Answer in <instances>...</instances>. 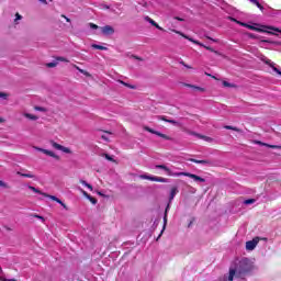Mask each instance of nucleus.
Segmentation results:
<instances>
[{
	"instance_id": "obj_1",
	"label": "nucleus",
	"mask_w": 281,
	"mask_h": 281,
	"mask_svg": "<svg viewBox=\"0 0 281 281\" xmlns=\"http://www.w3.org/2000/svg\"><path fill=\"white\" fill-rule=\"evenodd\" d=\"M171 32H173L175 34H179L180 36H182V38H187V41H190V43H193L194 45H199L200 47H204V49H207V52H212L213 54H216V56H221V53L214 48H212V46H206L205 44L183 34L180 31L177 30H171Z\"/></svg>"
},
{
	"instance_id": "obj_2",
	"label": "nucleus",
	"mask_w": 281,
	"mask_h": 281,
	"mask_svg": "<svg viewBox=\"0 0 281 281\" xmlns=\"http://www.w3.org/2000/svg\"><path fill=\"white\" fill-rule=\"evenodd\" d=\"M173 177H189V179H194L195 181H199L200 183H205V178H201V176L190 173V172H177L173 173Z\"/></svg>"
},
{
	"instance_id": "obj_3",
	"label": "nucleus",
	"mask_w": 281,
	"mask_h": 281,
	"mask_svg": "<svg viewBox=\"0 0 281 281\" xmlns=\"http://www.w3.org/2000/svg\"><path fill=\"white\" fill-rule=\"evenodd\" d=\"M233 21H236V23L238 25H241V27H247L248 30H252L254 32H266V34H276V33H273L271 31L258 29V27H256L254 25H250V24H247L245 22L237 21L236 19H233Z\"/></svg>"
},
{
	"instance_id": "obj_4",
	"label": "nucleus",
	"mask_w": 281,
	"mask_h": 281,
	"mask_svg": "<svg viewBox=\"0 0 281 281\" xmlns=\"http://www.w3.org/2000/svg\"><path fill=\"white\" fill-rule=\"evenodd\" d=\"M144 131H147V133H151V135H157L158 137H161L162 139H167L168 142L172 140V137L162 134L161 132H157L154 128H150L149 126H144Z\"/></svg>"
},
{
	"instance_id": "obj_5",
	"label": "nucleus",
	"mask_w": 281,
	"mask_h": 281,
	"mask_svg": "<svg viewBox=\"0 0 281 281\" xmlns=\"http://www.w3.org/2000/svg\"><path fill=\"white\" fill-rule=\"evenodd\" d=\"M50 146H53V148H55L56 150H61V153H66L67 155H71V149H69V147H65L54 140H50Z\"/></svg>"
},
{
	"instance_id": "obj_6",
	"label": "nucleus",
	"mask_w": 281,
	"mask_h": 281,
	"mask_svg": "<svg viewBox=\"0 0 281 281\" xmlns=\"http://www.w3.org/2000/svg\"><path fill=\"white\" fill-rule=\"evenodd\" d=\"M35 150H38V153H43L44 155H47L48 157H53L57 161H60V156L56 155L54 151L49 149H43L41 147H34Z\"/></svg>"
},
{
	"instance_id": "obj_7",
	"label": "nucleus",
	"mask_w": 281,
	"mask_h": 281,
	"mask_svg": "<svg viewBox=\"0 0 281 281\" xmlns=\"http://www.w3.org/2000/svg\"><path fill=\"white\" fill-rule=\"evenodd\" d=\"M140 179H147V181H156L158 183H167L168 182V179H166V178L153 177V176H147V175L140 176Z\"/></svg>"
},
{
	"instance_id": "obj_8",
	"label": "nucleus",
	"mask_w": 281,
	"mask_h": 281,
	"mask_svg": "<svg viewBox=\"0 0 281 281\" xmlns=\"http://www.w3.org/2000/svg\"><path fill=\"white\" fill-rule=\"evenodd\" d=\"M258 243H260V238L256 237L252 240H249L246 243V249L247 251H254L255 247L258 246Z\"/></svg>"
},
{
	"instance_id": "obj_9",
	"label": "nucleus",
	"mask_w": 281,
	"mask_h": 281,
	"mask_svg": "<svg viewBox=\"0 0 281 281\" xmlns=\"http://www.w3.org/2000/svg\"><path fill=\"white\" fill-rule=\"evenodd\" d=\"M245 271H236L234 269L229 270L228 281H234V278H243Z\"/></svg>"
},
{
	"instance_id": "obj_10",
	"label": "nucleus",
	"mask_w": 281,
	"mask_h": 281,
	"mask_svg": "<svg viewBox=\"0 0 281 281\" xmlns=\"http://www.w3.org/2000/svg\"><path fill=\"white\" fill-rule=\"evenodd\" d=\"M101 32L103 34V36H111L113 34H115V29H113V26L111 25H105L101 27Z\"/></svg>"
},
{
	"instance_id": "obj_11",
	"label": "nucleus",
	"mask_w": 281,
	"mask_h": 281,
	"mask_svg": "<svg viewBox=\"0 0 281 281\" xmlns=\"http://www.w3.org/2000/svg\"><path fill=\"white\" fill-rule=\"evenodd\" d=\"M168 210H170V204H167V207L165 210V215H164V228L160 232L159 236L157 237V240H159L161 238V234H164V229H166V224L168 223Z\"/></svg>"
},
{
	"instance_id": "obj_12",
	"label": "nucleus",
	"mask_w": 281,
	"mask_h": 281,
	"mask_svg": "<svg viewBox=\"0 0 281 281\" xmlns=\"http://www.w3.org/2000/svg\"><path fill=\"white\" fill-rule=\"evenodd\" d=\"M145 21L150 23V25H153L157 30H160V32H165L164 27L159 26V24H157V22H155V20L150 19V16H145Z\"/></svg>"
},
{
	"instance_id": "obj_13",
	"label": "nucleus",
	"mask_w": 281,
	"mask_h": 281,
	"mask_svg": "<svg viewBox=\"0 0 281 281\" xmlns=\"http://www.w3.org/2000/svg\"><path fill=\"white\" fill-rule=\"evenodd\" d=\"M189 161H191L192 164H202L205 166H212V161L210 160H199V159L190 158Z\"/></svg>"
},
{
	"instance_id": "obj_14",
	"label": "nucleus",
	"mask_w": 281,
	"mask_h": 281,
	"mask_svg": "<svg viewBox=\"0 0 281 281\" xmlns=\"http://www.w3.org/2000/svg\"><path fill=\"white\" fill-rule=\"evenodd\" d=\"M178 193L179 189L177 187H172L170 191L169 203H171V201L175 199V196H177Z\"/></svg>"
},
{
	"instance_id": "obj_15",
	"label": "nucleus",
	"mask_w": 281,
	"mask_h": 281,
	"mask_svg": "<svg viewBox=\"0 0 281 281\" xmlns=\"http://www.w3.org/2000/svg\"><path fill=\"white\" fill-rule=\"evenodd\" d=\"M83 196L92 203V205H95L98 203V199L91 196V194L87 193V191H83Z\"/></svg>"
},
{
	"instance_id": "obj_16",
	"label": "nucleus",
	"mask_w": 281,
	"mask_h": 281,
	"mask_svg": "<svg viewBox=\"0 0 281 281\" xmlns=\"http://www.w3.org/2000/svg\"><path fill=\"white\" fill-rule=\"evenodd\" d=\"M156 168L159 170H165L167 175L172 176V171L166 165H156Z\"/></svg>"
},
{
	"instance_id": "obj_17",
	"label": "nucleus",
	"mask_w": 281,
	"mask_h": 281,
	"mask_svg": "<svg viewBox=\"0 0 281 281\" xmlns=\"http://www.w3.org/2000/svg\"><path fill=\"white\" fill-rule=\"evenodd\" d=\"M16 175L19 177H25L26 179H36V176H34V173H32V172L23 173L21 171H18Z\"/></svg>"
},
{
	"instance_id": "obj_18",
	"label": "nucleus",
	"mask_w": 281,
	"mask_h": 281,
	"mask_svg": "<svg viewBox=\"0 0 281 281\" xmlns=\"http://www.w3.org/2000/svg\"><path fill=\"white\" fill-rule=\"evenodd\" d=\"M184 87H189V89H194V91H201L202 93L205 91V88L194 86V85H190V83H186Z\"/></svg>"
},
{
	"instance_id": "obj_19",
	"label": "nucleus",
	"mask_w": 281,
	"mask_h": 281,
	"mask_svg": "<svg viewBox=\"0 0 281 281\" xmlns=\"http://www.w3.org/2000/svg\"><path fill=\"white\" fill-rule=\"evenodd\" d=\"M199 139H203L204 142H209V144H212V142H214V138L210 137V136H205L203 134L198 135Z\"/></svg>"
},
{
	"instance_id": "obj_20",
	"label": "nucleus",
	"mask_w": 281,
	"mask_h": 281,
	"mask_svg": "<svg viewBox=\"0 0 281 281\" xmlns=\"http://www.w3.org/2000/svg\"><path fill=\"white\" fill-rule=\"evenodd\" d=\"M224 128H226V131H235V133H243V130L232 125H225Z\"/></svg>"
},
{
	"instance_id": "obj_21",
	"label": "nucleus",
	"mask_w": 281,
	"mask_h": 281,
	"mask_svg": "<svg viewBox=\"0 0 281 281\" xmlns=\"http://www.w3.org/2000/svg\"><path fill=\"white\" fill-rule=\"evenodd\" d=\"M117 82H120V85H123V87H127V89H137V86L126 83L125 81L119 80Z\"/></svg>"
},
{
	"instance_id": "obj_22",
	"label": "nucleus",
	"mask_w": 281,
	"mask_h": 281,
	"mask_svg": "<svg viewBox=\"0 0 281 281\" xmlns=\"http://www.w3.org/2000/svg\"><path fill=\"white\" fill-rule=\"evenodd\" d=\"M80 183H81V186H85L86 188H88V190L93 192V186H91L89 182H87L85 180H80Z\"/></svg>"
},
{
	"instance_id": "obj_23",
	"label": "nucleus",
	"mask_w": 281,
	"mask_h": 281,
	"mask_svg": "<svg viewBox=\"0 0 281 281\" xmlns=\"http://www.w3.org/2000/svg\"><path fill=\"white\" fill-rule=\"evenodd\" d=\"M93 49H100L101 52H106V46L98 45V44H92Z\"/></svg>"
},
{
	"instance_id": "obj_24",
	"label": "nucleus",
	"mask_w": 281,
	"mask_h": 281,
	"mask_svg": "<svg viewBox=\"0 0 281 281\" xmlns=\"http://www.w3.org/2000/svg\"><path fill=\"white\" fill-rule=\"evenodd\" d=\"M29 190H32V192H35L36 194H45V192L36 189V187L29 186Z\"/></svg>"
},
{
	"instance_id": "obj_25",
	"label": "nucleus",
	"mask_w": 281,
	"mask_h": 281,
	"mask_svg": "<svg viewBox=\"0 0 281 281\" xmlns=\"http://www.w3.org/2000/svg\"><path fill=\"white\" fill-rule=\"evenodd\" d=\"M222 85L223 87H227L229 89H236V85L229 83L228 81H223Z\"/></svg>"
},
{
	"instance_id": "obj_26",
	"label": "nucleus",
	"mask_w": 281,
	"mask_h": 281,
	"mask_svg": "<svg viewBox=\"0 0 281 281\" xmlns=\"http://www.w3.org/2000/svg\"><path fill=\"white\" fill-rule=\"evenodd\" d=\"M254 3V5H256L257 8H259L262 12V10H265V7H262V4H260V2L258 0H249Z\"/></svg>"
},
{
	"instance_id": "obj_27",
	"label": "nucleus",
	"mask_w": 281,
	"mask_h": 281,
	"mask_svg": "<svg viewBox=\"0 0 281 281\" xmlns=\"http://www.w3.org/2000/svg\"><path fill=\"white\" fill-rule=\"evenodd\" d=\"M24 117H27V120H33V121L38 120V116H36L34 114H30V113H25Z\"/></svg>"
},
{
	"instance_id": "obj_28",
	"label": "nucleus",
	"mask_w": 281,
	"mask_h": 281,
	"mask_svg": "<svg viewBox=\"0 0 281 281\" xmlns=\"http://www.w3.org/2000/svg\"><path fill=\"white\" fill-rule=\"evenodd\" d=\"M42 196H45L46 199H50L52 201H57V196L56 195H49L47 193H42Z\"/></svg>"
},
{
	"instance_id": "obj_29",
	"label": "nucleus",
	"mask_w": 281,
	"mask_h": 281,
	"mask_svg": "<svg viewBox=\"0 0 281 281\" xmlns=\"http://www.w3.org/2000/svg\"><path fill=\"white\" fill-rule=\"evenodd\" d=\"M265 30H272V32H279L281 34V30L278 27H273V26H263Z\"/></svg>"
},
{
	"instance_id": "obj_30",
	"label": "nucleus",
	"mask_w": 281,
	"mask_h": 281,
	"mask_svg": "<svg viewBox=\"0 0 281 281\" xmlns=\"http://www.w3.org/2000/svg\"><path fill=\"white\" fill-rule=\"evenodd\" d=\"M58 63L52 61V63H47L46 67H48V69H53L54 67H57Z\"/></svg>"
},
{
	"instance_id": "obj_31",
	"label": "nucleus",
	"mask_w": 281,
	"mask_h": 281,
	"mask_svg": "<svg viewBox=\"0 0 281 281\" xmlns=\"http://www.w3.org/2000/svg\"><path fill=\"white\" fill-rule=\"evenodd\" d=\"M245 205H251L254 203H256V199H248L244 201Z\"/></svg>"
},
{
	"instance_id": "obj_32",
	"label": "nucleus",
	"mask_w": 281,
	"mask_h": 281,
	"mask_svg": "<svg viewBox=\"0 0 281 281\" xmlns=\"http://www.w3.org/2000/svg\"><path fill=\"white\" fill-rule=\"evenodd\" d=\"M263 63L271 68L276 65L274 63L271 61V59H263Z\"/></svg>"
},
{
	"instance_id": "obj_33",
	"label": "nucleus",
	"mask_w": 281,
	"mask_h": 281,
	"mask_svg": "<svg viewBox=\"0 0 281 281\" xmlns=\"http://www.w3.org/2000/svg\"><path fill=\"white\" fill-rule=\"evenodd\" d=\"M102 157H104L108 161H115L113 157H111L109 154H102Z\"/></svg>"
},
{
	"instance_id": "obj_34",
	"label": "nucleus",
	"mask_w": 281,
	"mask_h": 281,
	"mask_svg": "<svg viewBox=\"0 0 281 281\" xmlns=\"http://www.w3.org/2000/svg\"><path fill=\"white\" fill-rule=\"evenodd\" d=\"M56 60H58L59 63H69V59L65 57H56Z\"/></svg>"
},
{
	"instance_id": "obj_35",
	"label": "nucleus",
	"mask_w": 281,
	"mask_h": 281,
	"mask_svg": "<svg viewBox=\"0 0 281 281\" xmlns=\"http://www.w3.org/2000/svg\"><path fill=\"white\" fill-rule=\"evenodd\" d=\"M74 67H75V69H77V71H79L80 74H85V76H87V71L86 70H83L82 68H80V67H78L76 65H74Z\"/></svg>"
},
{
	"instance_id": "obj_36",
	"label": "nucleus",
	"mask_w": 281,
	"mask_h": 281,
	"mask_svg": "<svg viewBox=\"0 0 281 281\" xmlns=\"http://www.w3.org/2000/svg\"><path fill=\"white\" fill-rule=\"evenodd\" d=\"M168 124H173V126H180V123L176 120H169Z\"/></svg>"
},
{
	"instance_id": "obj_37",
	"label": "nucleus",
	"mask_w": 281,
	"mask_h": 281,
	"mask_svg": "<svg viewBox=\"0 0 281 281\" xmlns=\"http://www.w3.org/2000/svg\"><path fill=\"white\" fill-rule=\"evenodd\" d=\"M158 117V120H160L161 122H169V120L170 119H167L166 116H164V115H159V116H157Z\"/></svg>"
},
{
	"instance_id": "obj_38",
	"label": "nucleus",
	"mask_w": 281,
	"mask_h": 281,
	"mask_svg": "<svg viewBox=\"0 0 281 281\" xmlns=\"http://www.w3.org/2000/svg\"><path fill=\"white\" fill-rule=\"evenodd\" d=\"M267 147L281 150V146L280 145H269V144H267Z\"/></svg>"
},
{
	"instance_id": "obj_39",
	"label": "nucleus",
	"mask_w": 281,
	"mask_h": 281,
	"mask_svg": "<svg viewBox=\"0 0 281 281\" xmlns=\"http://www.w3.org/2000/svg\"><path fill=\"white\" fill-rule=\"evenodd\" d=\"M180 65H182V67H186L187 69H192V66L186 64V61L181 60Z\"/></svg>"
},
{
	"instance_id": "obj_40",
	"label": "nucleus",
	"mask_w": 281,
	"mask_h": 281,
	"mask_svg": "<svg viewBox=\"0 0 281 281\" xmlns=\"http://www.w3.org/2000/svg\"><path fill=\"white\" fill-rule=\"evenodd\" d=\"M0 188H10V186H8V183L3 182V180H0Z\"/></svg>"
},
{
	"instance_id": "obj_41",
	"label": "nucleus",
	"mask_w": 281,
	"mask_h": 281,
	"mask_svg": "<svg viewBox=\"0 0 281 281\" xmlns=\"http://www.w3.org/2000/svg\"><path fill=\"white\" fill-rule=\"evenodd\" d=\"M8 93L5 92H0V98H2V100H8Z\"/></svg>"
},
{
	"instance_id": "obj_42",
	"label": "nucleus",
	"mask_w": 281,
	"mask_h": 281,
	"mask_svg": "<svg viewBox=\"0 0 281 281\" xmlns=\"http://www.w3.org/2000/svg\"><path fill=\"white\" fill-rule=\"evenodd\" d=\"M271 69H273V71H276V74H278L279 76H281V71H280V69H278V68L276 67V64L272 66Z\"/></svg>"
},
{
	"instance_id": "obj_43",
	"label": "nucleus",
	"mask_w": 281,
	"mask_h": 281,
	"mask_svg": "<svg viewBox=\"0 0 281 281\" xmlns=\"http://www.w3.org/2000/svg\"><path fill=\"white\" fill-rule=\"evenodd\" d=\"M89 26L91 27V30H98L100 27L94 23H89Z\"/></svg>"
},
{
	"instance_id": "obj_44",
	"label": "nucleus",
	"mask_w": 281,
	"mask_h": 281,
	"mask_svg": "<svg viewBox=\"0 0 281 281\" xmlns=\"http://www.w3.org/2000/svg\"><path fill=\"white\" fill-rule=\"evenodd\" d=\"M205 38H207V41H212L213 43H218V40H214L209 35H205Z\"/></svg>"
},
{
	"instance_id": "obj_45",
	"label": "nucleus",
	"mask_w": 281,
	"mask_h": 281,
	"mask_svg": "<svg viewBox=\"0 0 281 281\" xmlns=\"http://www.w3.org/2000/svg\"><path fill=\"white\" fill-rule=\"evenodd\" d=\"M188 134L193 135L194 137H199V135H201V134H199L196 132H192V131H189Z\"/></svg>"
},
{
	"instance_id": "obj_46",
	"label": "nucleus",
	"mask_w": 281,
	"mask_h": 281,
	"mask_svg": "<svg viewBox=\"0 0 281 281\" xmlns=\"http://www.w3.org/2000/svg\"><path fill=\"white\" fill-rule=\"evenodd\" d=\"M23 19V16H21V14L16 13L15 14V20L14 21H21Z\"/></svg>"
},
{
	"instance_id": "obj_47",
	"label": "nucleus",
	"mask_w": 281,
	"mask_h": 281,
	"mask_svg": "<svg viewBox=\"0 0 281 281\" xmlns=\"http://www.w3.org/2000/svg\"><path fill=\"white\" fill-rule=\"evenodd\" d=\"M61 19H66L67 23H71V19L67 18L65 14H61Z\"/></svg>"
},
{
	"instance_id": "obj_48",
	"label": "nucleus",
	"mask_w": 281,
	"mask_h": 281,
	"mask_svg": "<svg viewBox=\"0 0 281 281\" xmlns=\"http://www.w3.org/2000/svg\"><path fill=\"white\" fill-rule=\"evenodd\" d=\"M256 144H258L259 146H267V143H262L260 140H256Z\"/></svg>"
},
{
	"instance_id": "obj_49",
	"label": "nucleus",
	"mask_w": 281,
	"mask_h": 281,
	"mask_svg": "<svg viewBox=\"0 0 281 281\" xmlns=\"http://www.w3.org/2000/svg\"><path fill=\"white\" fill-rule=\"evenodd\" d=\"M59 205H61V207H64V210H69V207H67V204H65L64 202H61Z\"/></svg>"
},
{
	"instance_id": "obj_50",
	"label": "nucleus",
	"mask_w": 281,
	"mask_h": 281,
	"mask_svg": "<svg viewBox=\"0 0 281 281\" xmlns=\"http://www.w3.org/2000/svg\"><path fill=\"white\" fill-rule=\"evenodd\" d=\"M173 19H175L176 21H181V22L186 21L184 19L179 18V16H175Z\"/></svg>"
},
{
	"instance_id": "obj_51",
	"label": "nucleus",
	"mask_w": 281,
	"mask_h": 281,
	"mask_svg": "<svg viewBox=\"0 0 281 281\" xmlns=\"http://www.w3.org/2000/svg\"><path fill=\"white\" fill-rule=\"evenodd\" d=\"M35 218H41V221H45V218L43 216H40V215H35Z\"/></svg>"
},
{
	"instance_id": "obj_52",
	"label": "nucleus",
	"mask_w": 281,
	"mask_h": 281,
	"mask_svg": "<svg viewBox=\"0 0 281 281\" xmlns=\"http://www.w3.org/2000/svg\"><path fill=\"white\" fill-rule=\"evenodd\" d=\"M55 202H56V203H59V205H60V203H63V200H60V199L57 198V200H55Z\"/></svg>"
},
{
	"instance_id": "obj_53",
	"label": "nucleus",
	"mask_w": 281,
	"mask_h": 281,
	"mask_svg": "<svg viewBox=\"0 0 281 281\" xmlns=\"http://www.w3.org/2000/svg\"><path fill=\"white\" fill-rule=\"evenodd\" d=\"M4 229H7V232H12V228H10L9 226H4Z\"/></svg>"
},
{
	"instance_id": "obj_54",
	"label": "nucleus",
	"mask_w": 281,
	"mask_h": 281,
	"mask_svg": "<svg viewBox=\"0 0 281 281\" xmlns=\"http://www.w3.org/2000/svg\"><path fill=\"white\" fill-rule=\"evenodd\" d=\"M3 281H16V279H2Z\"/></svg>"
},
{
	"instance_id": "obj_55",
	"label": "nucleus",
	"mask_w": 281,
	"mask_h": 281,
	"mask_svg": "<svg viewBox=\"0 0 281 281\" xmlns=\"http://www.w3.org/2000/svg\"><path fill=\"white\" fill-rule=\"evenodd\" d=\"M35 109H36V111H43V108H41V106H36Z\"/></svg>"
},
{
	"instance_id": "obj_56",
	"label": "nucleus",
	"mask_w": 281,
	"mask_h": 281,
	"mask_svg": "<svg viewBox=\"0 0 281 281\" xmlns=\"http://www.w3.org/2000/svg\"><path fill=\"white\" fill-rule=\"evenodd\" d=\"M133 58H135L136 60H142V58L137 56H133Z\"/></svg>"
},
{
	"instance_id": "obj_57",
	"label": "nucleus",
	"mask_w": 281,
	"mask_h": 281,
	"mask_svg": "<svg viewBox=\"0 0 281 281\" xmlns=\"http://www.w3.org/2000/svg\"><path fill=\"white\" fill-rule=\"evenodd\" d=\"M102 137V139H104L105 142L109 139V138H106V136H101Z\"/></svg>"
},
{
	"instance_id": "obj_58",
	"label": "nucleus",
	"mask_w": 281,
	"mask_h": 281,
	"mask_svg": "<svg viewBox=\"0 0 281 281\" xmlns=\"http://www.w3.org/2000/svg\"><path fill=\"white\" fill-rule=\"evenodd\" d=\"M42 3H47V0H40Z\"/></svg>"
},
{
	"instance_id": "obj_59",
	"label": "nucleus",
	"mask_w": 281,
	"mask_h": 281,
	"mask_svg": "<svg viewBox=\"0 0 281 281\" xmlns=\"http://www.w3.org/2000/svg\"><path fill=\"white\" fill-rule=\"evenodd\" d=\"M205 76L212 77V75H211V74H207V72H205Z\"/></svg>"
},
{
	"instance_id": "obj_60",
	"label": "nucleus",
	"mask_w": 281,
	"mask_h": 281,
	"mask_svg": "<svg viewBox=\"0 0 281 281\" xmlns=\"http://www.w3.org/2000/svg\"><path fill=\"white\" fill-rule=\"evenodd\" d=\"M0 122H3V119H2V117H0Z\"/></svg>"
},
{
	"instance_id": "obj_61",
	"label": "nucleus",
	"mask_w": 281,
	"mask_h": 281,
	"mask_svg": "<svg viewBox=\"0 0 281 281\" xmlns=\"http://www.w3.org/2000/svg\"><path fill=\"white\" fill-rule=\"evenodd\" d=\"M105 133H108L109 135H111V132H105Z\"/></svg>"
},
{
	"instance_id": "obj_62",
	"label": "nucleus",
	"mask_w": 281,
	"mask_h": 281,
	"mask_svg": "<svg viewBox=\"0 0 281 281\" xmlns=\"http://www.w3.org/2000/svg\"><path fill=\"white\" fill-rule=\"evenodd\" d=\"M100 196H102V192H99Z\"/></svg>"
},
{
	"instance_id": "obj_63",
	"label": "nucleus",
	"mask_w": 281,
	"mask_h": 281,
	"mask_svg": "<svg viewBox=\"0 0 281 281\" xmlns=\"http://www.w3.org/2000/svg\"><path fill=\"white\" fill-rule=\"evenodd\" d=\"M212 78H216L215 76H212Z\"/></svg>"
}]
</instances>
